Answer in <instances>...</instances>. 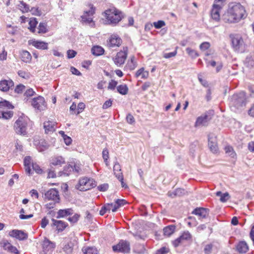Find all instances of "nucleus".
<instances>
[{
  "label": "nucleus",
  "mask_w": 254,
  "mask_h": 254,
  "mask_svg": "<svg viewBox=\"0 0 254 254\" xmlns=\"http://www.w3.org/2000/svg\"><path fill=\"white\" fill-rule=\"evenodd\" d=\"M85 105L82 102H80L78 104L77 112L75 113L76 115L79 114L85 109Z\"/></svg>",
  "instance_id": "nucleus-50"
},
{
  "label": "nucleus",
  "mask_w": 254,
  "mask_h": 254,
  "mask_svg": "<svg viewBox=\"0 0 254 254\" xmlns=\"http://www.w3.org/2000/svg\"><path fill=\"white\" fill-rule=\"evenodd\" d=\"M65 163L64 159L61 156L54 157L51 160V164L54 166H61Z\"/></svg>",
  "instance_id": "nucleus-29"
},
{
  "label": "nucleus",
  "mask_w": 254,
  "mask_h": 254,
  "mask_svg": "<svg viewBox=\"0 0 254 254\" xmlns=\"http://www.w3.org/2000/svg\"><path fill=\"white\" fill-rule=\"evenodd\" d=\"M247 16L245 7L240 3L233 2L229 4L227 10L221 16V19L225 23H235Z\"/></svg>",
  "instance_id": "nucleus-1"
},
{
  "label": "nucleus",
  "mask_w": 254,
  "mask_h": 254,
  "mask_svg": "<svg viewBox=\"0 0 254 254\" xmlns=\"http://www.w3.org/2000/svg\"><path fill=\"white\" fill-rule=\"evenodd\" d=\"M47 27V25L46 23H44V22L40 23L38 28V33L39 34L46 33L48 31Z\"/></svg>",
  "instance_id": "nucleus-42"
},
{
  "label": "nucleus",
  "mask_w": 254,
  "mask_h": 254,
  "mask_svg": "<svg viewBox=\"0 0 254 254\" xmlns=\"http://www.w3.org/2000/svg\"><path fill=\"white\" fill-rule=\"evenodd\" d=\"M29 25L28 29L30 31L33 33L36 31V27L38 24V21L35 18H30L29 20Z\"/></svg>",
  "instance_id": "nucleus-32"
},
{
  "label": "nucleus",
  "mask_w": 254,
  "mask_h": 254,
  "mask_svg": "<svg viewBox=\"0 0 254 254\" xmlns=\"http://www.w3.org/2000/svg\"><path fill=\"white\" fill-rule=\"evenodd\" d=\"M169 252V249L165 247H163L159 250L156 254H167Z\"/></svg>",
  "instance_id": "nucleus-62"
},
{
  "label": "nucleus",
  "mask_w": 254,
  "mask_h": 254,
  "mask_svg": "<svg viewBox=\"0 0 254 254\" xmlns=\"http://www.w3.org/2000/svg\"><path fill=\"white\" fill-rule=\"evenodd\" d=\"M12 116L13 113L12 111L0 109V118L7 120L11 118Z\"/></svg>",
  "instance_id": "nucleus-31"
},
{
  "label": "nucleus",
  "mask_w": 254,
  "mask_h": 254,
  "mask_svg": "<svg viewBox=\"0 0 254 254\" xmlns=\"http://www.w3.org/2000/svg\"><path fill=\"white\" fill-rule=\"evenodd\" d=\"M232 46L235 51L242 52L245 49V43L241 35L238 34L231 35Z\"/></svg>",
  "instance_id": "nucleus-6"
},
{
  "label": "nucleus",
  "mask_w": 254,
  "mask_h": 254,
  "mask_svg": "<svg viewBox=\"0 0 254 254\" xmlns=\"http://www.w3.org/2000/svg\"><path fill=\"white\" fill-rule=\"evenodd\" d=\"M37 141H35L34 144L37 145V149L40 151H43L45 149L48 148V144L44 140H41L39 142V144H37Z\"/></svg>",
  "instance_id": "nucleus-35"
},
{
  "label": "nucleus",
  "mask_w": 254,
  "mask_h": 254,
  "mask_svg": "<svg viewBox=\"0 0 254 254\" xmlns=\"http://www.w3.org/2000/svg\"><path fill=\"white\" fill-rule=\"evenodd\" d=\"M45 195L48 199L53 200L56 202H58L60 199L58 191L55 189H50L45 193Z\"/></svg>",
  "instance_id": "nucleus-16"
},
{
  "label": "nucleus",
  "mask_w": 254,
  "mask_h": 254,
  "mask_svg": "<svg viewBox=\"0 0 254 254\" xmlns=\"http://www.w3.org/2000/svg\"><path fill=\"white\" fill-rule=\"evenodd\" d=\"M225 153L229 155V156L231 157L232 158H235L236 156V153H235V151L234 150L233 148L229 145L225 146Z\"/></svg>",
  "instance_id": "nucleus-38"
},
{
  "label": "nucleus",
  "mask_w": 254,
  "mask_h": 254,
  "mask_svg": "<svg viewBox=\"0 0 254 254\" xmlns=\"http://www.w3.org/2000/svg\"><path fill=\"white\" fill-rule=\"evenodd\" d=\"M118 82L114 80H112L109 83L108 86V89L110 90L115 89L116 86H117Z\"/></svg>",
  "instance_id": "nucleus-58"
},
{
  "label": "nucleus",
  "mask_w": 254,
  "mask_h": 254,
  "mask_svg": "<svg viewBox=\"0 0 254 254\" xmlns=\"http://www.w3.org/2000/svg\"><path fill=\"white\" fill-rule=\"evenodd\" d=\"M186 192V191L184 189L179 188L174 191V195L181 196L185 194Z\"/></svg>",
  "instance_id": "nucleus-47"
},
{
  "label": "nucleus",
  "mask_w": 254,
  "mask_h": 254,
  "mask_svg": "<svg viewBox=\"0 0 254 254\" xmlns=\"http://www.w3.org/2000/svg\"><path fill=\"white\" fill-rule=\"evenodd\" d=\"M9 235L19 240H24L27 238V234L24 231L18 230H13L9 232Z\"/></svg>",
  "instance_id": "nucleus-11"
},
{
  "label": "nucleus",
  "mask_w": 254,
  "mask_h": 254,
  "mask_svg": "<svg viewBox=\"0 0 254 254\" xmlns=\"http://www.w3.org/2000/svg\"><path fill=\"white\" fill-rule=\"evenodd\" d=\"M32 168L33 170H34L36 173L38 174H40L42 172L41 169H40V167L36 164L32 163Z\"/></svg>",
  "instance_id": "nucleus-60"
},
{
  "label": "nucleus",
  "mask_w": 254,
  "mask_h": 254,
  "mask_svg": "<svg viewBox=\"0 0 254 254\" xmlns=\"http://www.w3.org/2000/svg\"><path fill=\"white\" fill-rule=\"evenodd\" d=\"M127 48H124L123 51L118 52L116 56L113 58L115 64L118 66H120L125 63L127 58Z\"/></svg>",
  "instance_id": "nucleus-9"
},
{
  "label": "nucleus",
  "mask_w": 254,
  "mask_h": 254,
  "mask_svg": "<svg viewBox=\"0 0 254 254\" xmlns=\"http://www.w3.org/2000/svg\"><path fill=\"white\" fill-rule=\"evenodd\" d=\"M237 249L239 253H246L248 251L249 247L245 242L242 241L237 245Z\"/></svg>",
  "instance_id": "nucleus-28"
},
{
  "label": "nucleus",
  "mask_w": 254,
  "mask_h": 254,
  "mask_svg": "<svg viewBox=\"0 0 254 254\" xmlns=\"http://www.w3.org/2000/svg\"><path fill=\"white\" fill-rule=\"evenodd\" d=\"M113 250L114 252L128 253L130 250L129 244L126 241L121 240L117 245L113 246Z\"/></svg>",
  "instance_id": "nucleus-10"
},
{
  "label": "nucleus",
  "mask_w": 254,
  "mask_h": 254,
  "mask_svg": "<svg viewBox=\"0 0 254 254\" xmlns=\"http://www.w3.org/2000/svg\"><path fill=\"white\" fill-rule=\"evenodd\" d=\"M95 13V8L92 5H90V9L88 11H85L83 14L81 16L82 21L86 23H88L93 27L94 23L93 21V15Z\"/></svg>",
  "instance_id": "nucleus-8"
},
{
  "label": "nucleus",
  "mask_w": 254,
  "mask_h": 254,
  "mask_svg": "<svg viewBox=\"0 0 254 254\" xmlns=\"http://www.w3.org/2000/svg\"><path fill=\"white\" fill-rule=\"evenodd\" d=\"M35 94V91L32 88L27 89L24 94V101L26 103H29V101L32 99L30 97Z\"/></svg>",
  "instance_id": "nucleus-30"
},
{
  "label": "nucleus",
  "mask_w": 254,
  "mask_h": 254,
  "mask_svg": "<svg viewBox=\"0 0 254 254\" xmlns=\"http://www.w3.org/2000/svg\"><path fill=\"white\" fill-rule=\"evenodd\" d=\"M118 91L122 95H126L128 92V87L126 84H122L117 87Z\"/></svg>",
  "instance_id": "nucleus-41"
},
{
  "label": "nucleus",
  "mask_w": 254,
  "mask_h": 254,
  "mask_svg": "<svg viewBox=\"0 0 254 254\" xmlns=\"http://www.w3.org/2000/svg\"><path fill=\"white\" fill-rule=\"evenodd\" d=\"M230 198V196L228 192L224 193L220 198V200L222 202H225Z\"/></svg>",
  "instance_id": "nucleus-52"
},
{
  "label": "nucleus",
  "mask_w": 254,
  "mask_h": 254,
  "mask_svg": "<svg viewBox=\"0 0 254 254\" xmlns=\"http://www.w3.org/2000/svg\"><path fill=\"white\" fill-rule=\"evenodd\" d=\"M55 123L51 121H47L44 123V127L45 132L48 133L49 132H53L55 129Z\"/></svg>",
  "instance_id": "nucleus-26"
},
{
  "label": "nucleus",
  "mask_w": 254,
  "mask_h": 254,
  "mask_svg": "<svg viewBox=\"0 0 254 254\" xmlns=\"http://www.w3.org/2000/svg\"><path fill=\"white\" fill-rule=\"evenodd\" d=\"M102 156L103 158V159L104 160V161L106 163V165H108V162L107 160L109 158V152L107 149L105 148L103 149L102 152Z\"/></svg>",
  "instance_id": "nucleus-49"
},
{
  "label": "nucleus",
  "mask_w": 254,
  "mask_h": 254,
  "mask_svg": "<svg viewBox=\"0 0 254 254\" xmlns=\"http://www.w3.org/2000/svg\"><path fill=\"white\" fill-rule=\"evenodd\" d=\"M55 247V243L50 241L46 238H45L43 241L42 247L43 251L46 253L52 251Z\"/></svg>",
  "instance_id": "nucleus-15"
},
{
  "label": "nucleus",
  "mask_w": 254,
  "mask_h": 254,
  "mask_svg": "<svg viewBox=\"0 0 254 254\" xmlns=\"http://www.w3.org/2000/svg\"><path fill=\"white\" fill-rule=\"evenodd\" d=\"M213 248L212 244H206L204 248V252L205 254H210Z\"/></svg>",
  "instance_id": "nucleus-48"
},
{
  "label": "nucleus",
  "mask_w": 254,
  "mask_h": 254,
  "mask_svg": "<svg viewBox=\"0 0 254 254\" xmlns=\"http://www.w3.org/2000/svg\"><path fill=\"white\" fill-rule=\"evenodd\" d=\"M29 44L38 49L47 50L48 49V43L44 41L32 40L29 41Z\"/></svg>",
  "instance_id": "nucleus-14"
},
{
  "label": "nucleus",
  "mask_w": 254,
  "mask_h": 254,
  "mask_svg": "<svg viewBox=\"0 0 254 254\" xmlns=\"http://www.w3.org/2000/svg\"><path fill=\"white\" fill-rule=\"evenodd\" d=\"M106 24L116 25L123 18L122 13L115 7L109 8L104 13Z\"/></svg>",
  "instance_id": "nucleus-2"
},
{
  "label": "nucleus",
  "mask_w": 254,
  "mask_h": 254,
  "mask_svg": "<svg viewBox=\"0 0 254 254\" xmlns=\"http://www.w3.org/2000/svg\"><path fill=\"white\" fill-rule=\"evenodd\" d=\"M246 94L244 92L234 94L230 99L232 110L235 112L241 110L246 105Z\"/></svg>",
  "instance_id": "nucleus-3"
},
{
  "label": "nucleus",
  "mask_w": 254,
  "mask_h": 254,
  "mask_svg": "<svg viewBox=\"0 0 254 254\" xmlns=\"http://www.w3.org/2000/svg\"><path fill=\"white\" fill-rule=\"evenodd\" d=\"M192 213L197 215L200 219L206 218L208 215L207 209L202 207L195 209Z\"/></svg>",
  "instance_id": "nucleus-19"
},
{
  "label": "nucleus",
  "mask_w": 254,
  "mask_h": 254,
  "mask_svg": "<svg viewBox=\"0 0 254 254\" xmlns=\"http://www.w3.org/2000/svg\"><path fill=\"white\" fill-rule=\"evenodd\" d=\"M67 55L68 59L73 58L76 55V52L75 51L69 50L67 52Z\"/></svg>",
  "instance_id": "nucleus-63"
},
{
  "label": "nucleus",
  "mask_w": 254,
  "mask_h": 254,
  "mask_svg": "<svg viewBox=\"0 0 254 254\" xmlns=\"http://www.w3.org/2000/svg\"><path fill=\"white\" fill-rule=\"evenodd\" d=\"M27 117H19L15 121L13 128L15 133L18 135L25 136L27 134Z\"/></svg>",
  "instance_id": "nucleus-4"
},
{
  "label": "nucleus",
  "mask_w": 254,
  "mask_h": 254,
  "mask_svg": "<svg viewBox=\"0 0 254 254\" xmlns=\"http://www.w3.org/2000/svg\"><path fill=\"white\" fill-rule=\"evenodd\" d=\"M59 133L62 135L64 140V143L66 145H69L72 141L71 138L64 134V131H60Z\"/></svg>",
  "instance_id": "nucleus-43"
},
{
  "label": "nucleus",
  "mask_w": 254,
  "mask_h": 254,
  "mask_svg": "<svg viewBox=\"0 0 254 254\" xmlns=\"http://www.w3.org/2000/svg\"><path fill=\"white\" fill-rule=\"evenodd\" d=\"M64 252L67 254H70L72 252V248L71 245L68 244L65 245L63 248Z\"/></svg>",
  "instance_id": "nucleus-53"
},
{
  "label": "nucleus",
  "mask_w": 254,
  "mask_h": 254,
  "mask_svg": "<svg viewBox=\"0 0 254 254\" xmlns=\"http://www.w3.org/2000/svg\"><path fill=\"white\" fill-rule=\"evenodd\" d=\"M208 146L210 150L213 153H216L218 152V149L217 145L216 139L215 136L212 134H210L208 135Z\"/></svg>",
  "instance_id": "nucleus-13"
},
{
  "label": "nucleus",
  "mask_w": 254,
  "mask_h": 254,
  "mask_svg": "<svg viewBox=\"0 0 254 254\" xmlns=\"http://www.w3.org/2000/svg\"><path fill=\"white\" fill-rule=\"evenodd\" d=\"M84 254H98V251L93 247H87L82 249Z\"/></svg>",
  "instance_id": "nucleus-40"
},
{
  "label": "nucleus",
  "mask_w": 254,
  "mask_h": 254,
  "mask_svg": "<svg viewBox=\"0 0 254 254\" xmlns=\"http://www.w3.org/2000/svg\"><path fill=\"white\" fill-rule=\"evenodd\" d=\"M121 43V39L117 35H114L111 37L109 45L111 47H119Z\"/></svg>",
  "instance_id": "nucleus-23"
},
{
  "label": "nucleus",
  "mask_w": 254,
  "mask_h": 254,
  "mask_svg": "<svg viewBox=\"0 0 254 254\" xmlns=\"http://www.w3.org/2000/svg\"><path fill=\"white\" fill-rule=\"evenodd\" d=\"M5 108L6 109H12L13 106L7 101H3L0 102V109L5 110Z\"/></svg>",
  "instance_id": "nucleus-46"
},
{
  "label": "nucleus",
  "mask_w": 254,
  "mask_h": 254,
  "mask_svg": "<svg viewBox=\"0 0 254 254\" xmlns=\"http://www.w3.org/2000/svg\"><path fill=\"white\" fill-rule=\"evenodd\" d=\"M21 58L23 62L25 63H30L32 57L29 52L27 51H23L21 54Z\"/></svg>",
  "instance_id": "nucleus-33"
},
{
  "label": "nucleus",
  "mask_w": 254,
  "mask_h": 254,
  "mask_svg": "<svg viewBox=\"0 0 254 254\" xmlns=\"http://www.w3.org/2000/svg\"><path fill=\"white\" fill-rule=\"evenodd\" d=\"M53 222V225L56 226L57 230L58 232H61L63 231L64 229L67 226V224L62 220H57L54 219L52 220Z\"/></svg>",
  "instance_id": "nucleus-21"
},
{
  "label": "nucleus",
  "mask_w": 254,
  "mask_h": 254,
  "mask_svg": "<svg viewBox=\"0 0 254 254\" xmlns=\"http://www.w3.org/2000/svg\"><path fill=\"white\" fill-rule=\"evenodd\" d=\"M18 7L22 12H27L29 10L28 5L23 1H20V3L18 4Z\"/></svg>",
  "instance_id": "nucleus-44"
},
{
  "label": "nucleus",
  "mask_w": 254,
  "mask_h": 254,
  "mask_svg": "<svg viewBox=\"0 0 254 254\" xmlns=\"http://www.w3.org/2000/svg\"><path fill=\"white\" fill-rule=\"evenodd\" d=\"M29 103L34 108L39 111L44 110L46 108L45 99L41 96L32 98L29 101Z\"/></svg>",
  "instance_id": "nucleus-7"
},
{
  "label": "nucleus",
  "mask_w": 254,
  "mask_h": 254,
  "mask_svg": "<svg viewBox=\"0 0 254 254\" xmlns=\"http://www.w3.org/2000/svg\"><path fill=\"white\" fill-rule=\"evenodd\" d=\"M126 119L127 122L130 124H132L135 122L133 117L130 114L127 115Z\"/></svg>",
  "instance_id": "nucleus-64"
},
{
  "label": "nucleus",
  "mask_w": 254,
  "mask_h": 254,
  "mask_svg": "<svg viewBox=\"0 0 254 254\" xmlns=\"http://www.w3.org/2000/svg\"><path fill=\"white\" fill-rule=\"evenodd\" d=\"M1 245L4 250L7 251L8 252L13 253L14 254H18L19 253V251L17 248L15 247L12 246L7 241L4 240L1 242Z\"/></svg>",
  "instance_id": "nucleus-18"
},
{
  "label": "nucleus",
  "mask_w": 254,
  "mask_h": 254,
  "mask_svg": "<svg viewBox=\"0 0 254 254\" xmlns=\"http://www.w3.org/2000/svg\"><path fill=\"white\" fill-rule=\"evenodd\" d=\"M91 52L93 55L96 56H101L103 54L104 52V50L103 48L100 46H94L92 49Z\"/></svg>",
  "instance_id": "nucleus-34"
},
{
  "label": "nucleus",
  "mask_w": 254,
  "mask_h": 254,
  "mask_svg": "<svg viewBox=\"0 0 254 254\" xmlns=\"http://www.w3.org/2000/svg\"><path fill=\"white\" fill-rule=\"evenodd\" d=\"M222 7L216 4H213L211 10V18L215 21H219L220 19V12Z\"/></svg>",
  "instance_id": "nucleus-12"
},
{
  "label": "nucleus",
  "mask_w": 254,
  "mask_h": 254,
  "mask_svg": "<svg viewBox=\"0 0 254 254\" xmlns=\"http://www.w3.org/2000/svg\"><path fill=\"white\" fill-rule=\"evenodd\" d=\"M18 74L19 76L23 78H28L29 77V74L23 70L18 71Z\"/></svg>",
  "instance_id": "nucleus-61"
},
{
  "label": "nucleus",
  "mask_w": 254,
  "mask_h": 254,
  "mask_svg": "<svg viewBox=\"0 0 254 254\" xmlns=\"http://www.w3.org/2000/svg\"><path fill=\"white\" fill-rule=\"evenodd\" d=\"M135 75L136 77L141 76V78L145 79L148 77V72L144 71L143 68H141L136 71Z\"/></svg>",
  "instance_id": "nucleus-39"
},
{
  "label": "nucleus",
  "mask_w": 254,
  "mask_h": 254,
  "mask_svg": "<svg viewBox=\"0 0 254 254\" xmlns=\"http://www.w3.org/2000/svg\"><path fill=\"white\" fill-rule=\"evenodd\" d=\"M73 213V211L71 209L68 208L65 209H60L58 212L57 218H63L66 216L71 215Z\"/></svg>",
  "instance_id": "nucleus-27"
},
{
  "label": "nucleus",
  "mask_w": 254,
  "mask_h": 254,
  "mask_svg": "<svg viewBox=\"0 0 254 254\" xmlns=\"http://www.w3.org/2000/svg\"><path fill=\"white\" fill-rule=\"evenodd\" d=\"M191 238V235L189 232H184L181 236L173 241V245L175 247H178L185 241L189 240Z\"/></svg>",
  "instance_id": "nucleus-17"
},
{
  "label": "nucleus",
  "mask_w": 254,
  "mask_h": 254,
  "mask_svg": "<svg viewBox=\"0 0 254 254\" xmlns=\"http://www.w3.org/2000/svg\"><path fill=\"white\" fill-rule=\"evenodd\" d=\"M33 163L32 161V159L30 156H26L24 160V164L25 166V172L27 174L30 175L32 174L31 167L32 164Z\"/></svg>",
  "instance_id": "nucleus-24"
},
{
  "label": "nucleus",
  "mask_w": 254,
  "mask_h": 254,
  "mask_svg": "<svg viewBox=\"0 0 254 254\" xmlns=\"http://www.w3.org/2000/svg\"><path fill=\"white\" fill-rule=\"evenodd\" d=\"M81 167L79 165L75 164L74 165V167H73L72 165H69L64 168L63 172V174L64 176H68V173L67 172V171H69V172L72 171L76 173H79L81 171Z\"/></svg>",
  "instance_id": "nucleus-25"
},
{
  "label": "nucleus",
  "mask_w": 254,
  "mask_h": 254,
  "mask_svg": "<svg viewBox=\"0 0 254 254\" xmlns=\"http://www.w3.org/2000/svg\"><path fill=\"white\" fill-rule=\"evenodd\" d=\"M96 186V182L93 179L83 177L79 179L76 188L80 191H86Z\"/></svg>",
  "instance_id": "nucleus-5"
},
{
  "label": "nucleus",
  "mask_w": 254,
  "mask_h": 254,
  "mask_svg": "<svg viewBox=\"0 0 254 254\" xmlns=\"http://www.w3.org/2000/svg\"><path fill=\"white\" fill-rule=\"evenodd\" d=\"M208 116L207 115H203L198 117L194 124V127H199L205 126L207 125L208 121Z\"/></svg>",
  "instance_id": "nucleus-20"
},
{
  "label": "nucleus",
  "mask_w": 254,
  "mask_h": 254,
  "mask_svg": "<svg viewBox=\"0 0 254 254\" xmlns=\"http://www.w3.org/2000/svg\"><path fill=\"white\" fill-rule=\"evenodd\" d=\"M79 217V215L75 214L73 216L69 217L68 220L71 223H74L77 222Z\"/></svg>",
  "instance_id": "nucleus-57"
},
{
  "label": "nucleus",
  "mask_w": 254,
  "mask_h": 254,
  "mask_svg": "<svg viewBox=\"0 0 254 254\" xmlns=\"http://www.w3.org/2000/svg\"><path fill=\"white\" fill-rule=\"evenodd\" d=\"M14 84L11 80H3L0 82V90L2 91H7L13 86Z\"/></svg>",
  "instance_id": "nucleus-22"
},
{
  "label": "nucleus",
  "mask_w": 254,
  "mask_h": 254,
  "mask_svg": "<svg viewBox=\"0 0 254 254\" xmlns=\"http://www.w3.org/2000/svg\"><path fill=\"white\" fill-rule=\"evenodd\" d=\"M210 46L209 43L205 42L201 43L199 46V48L201 51H205L207 50Z\"/></svg>",
  "instance_id": "nucleus-54"
},
{
  "label": "nucleus",
  "mask_w": 254,
  "mask_h": 254,
  "mask_svg": "<svg viewBox=\"0 0 254 254\" xmlns=\"http://www.w3.org/2000/svg\"><path fill=\"white\" fill-rule=\"evenodd\" d=\"M153 25L156 29H159L165 25V23L163 20H159L153 22Z\"/></svg>",
  "instance_id": "nucleus-51"
},
{
  "label": "nucleus",
  "mask_w": 254,
  "mask_h": 254,
  "mask_svg": "<svg viewBox=\"0 0 254 254\" xmlns=\"http://www.w3.org/2000/svg\"><path fill=\"white\" fill-rule=\"evenodd\" d=\"M186 51L188 55L192 58H196L199 56L198 54L197 53L196 51L191 49L190 48H187L186 49Z\"/></svg>",
  "instance_id": "nucleus-45"
},
{
  "label": "nucleus",
  "mask_w": 254,
  "mask_h": 254,
  "mask_svg": "<svg viewBox=\"0 0 254 254\" xmlns=\"http://www.w3.org/2000/svg\"><path fill=\"white\" fill-rule=\"evenodd\" d=\"M177 50H175L173 52L169 53H164L163 54V57L166 59H169L172 57H175L177 55Z\"/></svg>",
  "instance_id": "nucleus-55"
},
{
  "label": "nucleus",
  "mask_w": 254,
  "mask_h": 254,
  "mask_svg": "<svg viewBox=\"0 0 254 254\" xmlns=\"http://www.w3.org/2000/svg\"><path fill=\"white\" fill-rule=\"evenodd\" d=\"M25 89V86L22 84H19L16 86L15 88V92L17 93H21Z\"/></svg>",
  "instance_id": "nucleus-59"
},
{
  "label": "nucleus",
  "mask_w": 254,
  "mask_h": 254,
  "mask_svg": "<svg viewBox=\"0 0 254 254\" xmlns=\"http://www.w3.org/2000/svg\"><path fill=\"white\" fill-rule=\"evenodd\" d=\"M115 203V204L118 206V207H120L127 204V202L125 199H118L116 200Z\"/></svg>",
  "instance_id": "nucleus-56"
},
{
  "label": "nucleus",
  "mask_w": 254,
  "mask_h": 254,
  "mask_svg": "<svg viewBox=\"0 0 254 254\" xmlns=\"http://www.w3.org/2000/svg\"><path fill=\"white\" fill-rule=\"evenodd\" d=\"M176 226L175 225H171L168 226L164 228V234L165 236H170L174 232Z\"/></svg>",
  "instance_id": "nucleus-36"
},
{
  "label": "nucleus",
  "mask_w": 254,
  "mask_h": 254,
  "mask_svg": "<svg viewBox=\"0 0 254 254\" xmlns=\"http://www.w3.org/2000/svg\"><path fill=\"white\" fill-rule=\"evenodd\" d=\"M113 206V203H106L102 207L100 210V214L103 215L106 212H109L112 207Z\"/></svg>",
  "instance_id": "nucleus-37"
}]
</instances>
